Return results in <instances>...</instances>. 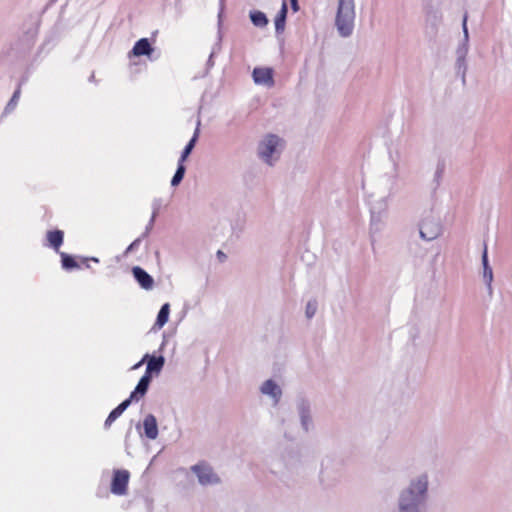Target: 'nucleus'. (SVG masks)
<instances>
[{
  "instance_id": "9d476101",
  "label": "nucleus",
  "mask_w": 512,
  "mask_h": 512,
  "mask_svg": "<svg viewBox=\"0 0 512 512\" xmlns=\"http://www.w3.org/2000/svg\"><path fill=\"white\" fill-rule=\"evenodd\" d=\"M46 239L48 241V245L56 252H59V249L64 241V233L58 229L50 230L46 234Z\"/></svg>"
},
{
  "instance_id": "4468645a",
  "label": "nucleus",
  "mask_w": 512,
  "mask_h": 512,
  "mask_svg": "<svg viewBox=\"0 0 512 512\" xmlns=\"http://www.w3.org/2000/svg\"><path fill=\"white\" fill-rule=\"evenodd\" d=\"M130 405V400H124L115 409H113L108 415L105 421V427H109Z\"/></svg>"
},
{
  "instance_id": "423d86ee",
  "label": "nucleus",
  "mask_w": 512,
  "mask_h": 512,
  "mask_svg": "<svg viewBox=\"0 0 512 512\" xmlns=\"http://www.w3.org/2000/svg\"><path fill=\"white\" fill-rule=\"evenodd\" d=\"M192 470L198 476L200 483L211 484L218 482L217 476L213 473L212 469L206 464H198L192 467Z\"/></svg>"
},
{
  "instance_id": "20e7f679",
  "label": "nucleus",
  "mask_w": 512,
  "mask_h": 512,
  "mask_svg": "<svg viewBox=\"0 0 512 512\" xmlns=\"http://www.w3.org/2000/svg\"><path fill=\"white\" fill-rule=\"evenodd\" d=\"M280 138L275 135H268L259 146V155L268 163H271V156L280 143Z\"/></svg>"
},
{
  "instance_id": "4be33fe9",
  "label": "nucleus",
  "mask_w": 512,
  "mask_h": 512,
  "mask_svg": "<svg viewBox=\"0 0 512 512\" xmlns=\"http://www.w3.org/2000/svg\"><path fill=\"white\" fill-rule=\"evenodd\" d=\"M184 174H185V166L183 163H178V168L171 180V185L172 186H177L183 179L184 177Z\"/></svg>"
},
{
  "instance_id": "aec40b11",
  "label": "nucleus",
  "mask_w": 512,
  "mask_h": 512,
  "mask_svg": "<svg viewBox=\"0 0 512 512\" xmlns=\"http://www.w3.org/2000/svg\"><path fill=\"white\" fill-rule=\"evenodd\" d=\"M482 262H483V267H484V278L487 281L488 285H490L493 275H492V269L488 265L486 245L484 246V250H483Z\"/></svg>"
},
{
  "instance_id": "c756f323",
  "label": "nucleus",
  "mask_w": 512,
  "mask_h": 512,
  "mask_svg": "<svg viewBox=\"0 0 512 512\" xmlns=\"http://www.w3.org/2000/svg\"><path fill=\"white\" fill-rule=\"evenodd\" d=\"M18 95H19V91H16V92L14 93V95H13V99H14V98H17V97H18Z\"/></svg>"
},
{
  "instance_id": "c85d7f7f",
  "label": "nucleus",
  "mask_w": 512,
  "mask_h": 512,
  "mask_svg": "<svg viewBox=\"0 0 512 512\" xmlns=\"http://www.w3.org/2000/svg\"><path fill=\"white\" fill-rule=\"evenodd\" d=\"M139 239L135 240L133 243H131V245L128 247V250H131L133 248H135V246L139 243Z\"/></svg>"
},
{
  "instance_id": "f257e3e1",
  "label": "nucleus",
  "mask_w": 512,
  "mask_h": 512,
  "mask_svg": "<svg viewBox=\"0 0 512 512\" xmlns=\"http://www.w3.org/2000/svg\"><path fill=\"white\" fill-rule=\"evenodd\" d=\"M355 5L354 0H339L336 26L341 36H350L354 28Z\"/></svg>"
},
{
  "instance_id": "a878e982",
  "label": "nucleus",
  "mask_w": 512,
  "mask_h": 512,
  "mask_svg": "<svg viewBox=\"0 0 512 512\" xmlns=\"http://www.w3.org/2000/svg\"><path fill=\"white\" fill-rule=\"evenodd\" d=\"M217 257H218L219 261H221V262H223L226 259L225 253L221 250L217 251Z\"/></svg>"
},
{
  "instance_id": "0eeeda50",
  "label": "nucleus",
  "mask_w": 512,
  "mask_h": 512,
  "mask_svg": "<svg viewBox=\"0 0 512 512\" xmlns=\"http://www.w3.org/2000/svg\"><path fill=\"white\" fill-rule=\"evenodd\" d=\"M151 378V375L144 374L139 380L135 390L130 394V397L127 400H130L131 402L133 400L138 401L140 398H142L148 390Z\"/></svg>"
},
{
  "instance_id": "39448f33",
  "label": "nucleus",
  "mask_w": 512,
  "mask_h": 512,
  "mask_svg": "<svg viewBox=\"0 0 512 512\" xmlns=\"http://www.w3.org/2000/svg\"><path fill=\"white\" fill-rule=\"evenodd\" d=\"M256 84L272 87L274 85L273 69L268 67H256L252 73Z\"/></svg>"
},
{
  "instance_id": "a211bd4d",
  "label": "nucleus",
  "mask_w": 512,
  "mask_h": 512,
  "mask_svg": "<svg viewBox=\"0 0 512 512\" xmlns=\"http://www.w3.org/2000/svg\"><path fill=\"white\" fill-rule=\"evenodd\" d=\"M169 312H170V306H169L168 303H165L161 307V309H160V311H159V313L157 315L156 324L159 327H162V326H164L167 323L168 317H169Z\"/></svg>"
},
{
  "instance_id": "393cba45",
  "label": "nucleus",
  "mask_w": 512,
  "mask_h": 512,
  "mask_svg": "<svg viewBox=\"0 0 512 512\" xmlns=\"http://www.w3.org/2000/svg\"><path fill=\"white\" fill-rule=\"evenodd\" d=\"M463 31H464V35L465 37L467 38L468 37V29H467V14L464 15V18H463Z\"/></svg>"
},
{
  "instance_id": "f3484780",
  "label": "nucleus",
  "mask_w": 512,
  "mask_h": 512,
  "mask_svg": "<svg viewBox=\"0 0 512 512\" xmlns=\"http://www.w3.org/2000/svg\"><path fill=\"white\" fill-rule=\"evenodd\" d=\"M60 256H61L62 267L64 269L71 270V269L81 268V265L79 264V262L72 256H70L64 252H60Z\"/></svg>"
},
{
  "instance_id": "5701e85b",
  "label": "nucleus",
  "mask_w": 512,
  "mask_h": 512,
  "mask_svg": "<svg viewBox=\"0 0 512 512\" xmlns=\"http://www.w3.org/2000/svg\"><path fill=\"white\" fill-rule=\"evenodd\" d=\"M317 310V304L315 301H309L306 306V316L307 318H312Z\"/></svg>"
},
{
  "instance_id": "bb28decb",
  "label": "nucleus",
  "mask_w": 512,
  "mask_h": 512,
  "mask_svg": "<svg viewBox=\"0 0 512 512\" xmlns=\"http://www.w3.org/2000/svg\"><path fill=\"white\" fill-rule=\"evenodd\" d=\"M291 6H292V9L296 12L298 11L299 7H298V0H291Z\"/></svg>"
},
{
  "instance_id": "b1692460",
  "label": "nucleus",
  "mask_w": 512,
  "mask_h": 512,
  "mask_svg": "<svg viewBox=\"0 0 512 512\" xmlns=\"http://www.w3.org/2000/svg\"><path fill=\"white\" fill-rule=\"evenodd\" d=\"M93 261L95 263H98L99 260L97 258H94V257H91V258H88V257H83V258H80V260L78 261L79 264L86 268H90V262Z\"/></svg>"
},
{
  "instance_id": "f03ea898",
  "label": "nucleus",
  "mask_w": 512,
  "mask_h": 512,
  "mask_svg": "<svg viewBox=\"0 0 512 512\" xmlns=\"http://www.w3.org/2000/svg\"><path fill=\"white\" fill-rule=\"evenodd\" d=\"M427 491L426 477L412 483L411 487L401 496L400 511L415 512L416 508Z\"/></svg>"
},
{
  "instance_id": "7ed1b4c3",
  "label": "nucleus",
  "mask_w": 512,
  "mask_h": 512,
  "mask_svg": "<svg viewBox=\"0 0 512 512\" xmlns=\"http://www.w3.org/2000/svg\"><path fill=\"white\" fill-rule=\"evenodd\" d=\"M130 473L125 469H117L113 472L110 490L115 495H125L128 490Z\"/></svg>"
},
{
  "instance_id": "cd10ccee",
  "label": "nucleus",
  "mask_w": 512,
  "mask_h": 512,
  "mask_svg": "<svg viewBox=\"0 0 512 512\" xmlns=\"http://www.w3.org/2000/svg\"><path fill=\"white\" fill-rule=\"evenodd\" d=\"M147 357H148V355H146L139 363L135 364L133 366V369L139 368Z\"/></svg>"
},
{
  "instance_id": "6e6552de",
  "label": "nucleus",
  "mask_w": 512,
  "mask_h": 512,
  "mask_svg": "<svg viewBox=\"0 0 512 512\" xmlns=\"http://www.w3.org/2000/svg\"><path fill=\"white\" fill-rule=\"evenodd\" d=\"M133 275L142 288L149 290L153 287V278L141 267H134Z\"/></svg>"
},
{
  "instance_id": "1a4fd4ad",
  "label": "nucleus",
  "mask_w": 512,
  "mask_h": 512,
  "mask_svg": "<svg viewBox=\"0 0 512 512\" xmlns=\"http://www.w3.org/2000/svg\"><path fill=\"white\" fill-rule=\"evenodd\" d=\"M439 225L432 221H424L420 226V235L423 239L432 240L439 234Z\"/></svg>"
},
{
  "instance_id": "dca6fc26",
  "label": "nucleus",
  "mask_w": 512,
  "mask_h": 512,
  "mask_svg": "<svg viewBox=\"0 0 512 512\" xmlns=\"http://www.w3.org/2000/svg\"><path fill=\"white\" fill-rule=\"evenodd\" d=\"M286 15H287V5H286V2L283 1L282 7L275 18V28H276L277 32H282L284 30Z\"/></svg>"
},
{
  "instance_id": "2eb2a0df",
  "label": "nucleus",
  "mask_w": 512,
  "mask_h": 512,
  "mask_svg": "<svg viewBox=\"0 0 512 512\" xmlns=\"http://www.w3.org/2000/svg\"><path fill=\"white\" fill-rule=\"evenodd\" d=\"M164 365L163 357H150L147 362L146 375H151L152 373H159Z\"/></svg>"
},
{
  "instance_id": "ddd939ff",
  "label": "nucleus",
  "mask_w": 512,
  "mask_h": 512,
  "mask_svg": "<svg viewBox=\"0 0 512 512\" xmlns=\"http://www.w3.org/2000/svg\"><path fill=\"white\" fill-rule=\"evenodd\" d=\"M261 391L263 394L273 397L276 403L279 401L282 394L278 385L272 380L265 381L261 387Z\"/></svg>"
},
{
  "instance_id": "6ab92c4d",
  "label": "nucleus",
  "mask_w": 512,
  "mask_h": 512,
  "mask_svg": "<svg viewBox=\"0 0 512 512\" xmlns=\"http://www.w3.org/2000/svg\"><path fill=\"white\" fill-rule=\"evenodd\" d=\"M250 18H251L252 23L258 27H263V26L267 25V23H268V19H267L266 15L261 11L252 12L250 14Z\"/></svg>"
},
{
  "instance_id": "412c9836",
  "label": "nucleus",
  "mask_w": 512,
  "mask_h": 512,
  "mask_svg": "<svg viewBox=\"0 0 512 512\" xmlns=\"http://www.w3.org/2000/svg\"><path fill=\"white\" fill-rule=\"evenodd\" d=\"M197 137H198V132L196 131L194 136L191 138V140L188 142V144L184 148V150L182 152V155H181V157L179 159L180 163L184 164L185 160L187 159V157L189 156V154L191 153V151L193 150V148L195 146V143L197 141Z\"/></svg>"
},
{
  "instance_id": "9b49d317",
  "label": "nucleus",
  "mask_w": 512,
  "mask_h": 512,
  "mask_svg": "<svg viewBox=\"0 0 512 512\" xmlns=\"http://www.w3.org/2000/svg\"><path fill=\"white\" fill-rule=\"evenodd\" d=\"M145 435L149 439H155L158 435L156 418L153 415H147L143 421Z\"/></svg>"
},
{
  "instance_id": "f8f14e48",
  "label": "nucleus",
  "mask_w": 512,
  "mask_h": 512,
  "mask_svg": "<svg viewBox=\"0 0 512 512\" xmlns=\"http://www.w3.org/2000/svg\"><path fill=\"white\" fill-rule=\"evenodd\" d=\"M153 52V48L147 38L138 40L133 46L132 53L134 56H149Z\"/></svg>"
}]
</instances>
